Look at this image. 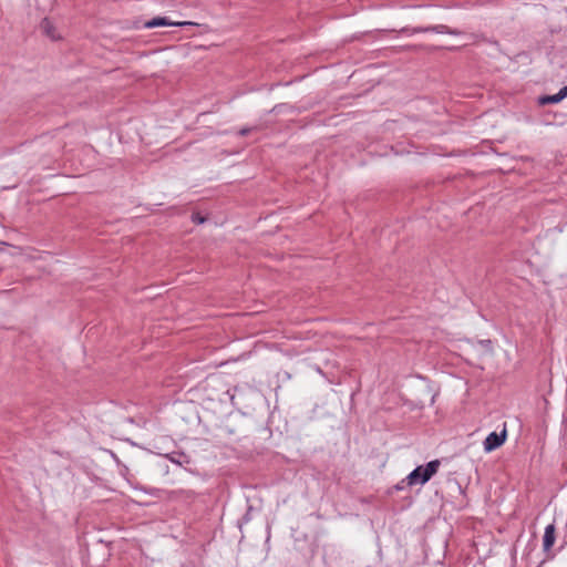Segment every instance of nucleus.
Returning <instances> with one entry per match:
<instances>
[{
  "label": "nucleus",
  "instance_id": "obj_1",
  "mask_svg": "<svg viewBox=\"0 0 567 567\" xmlns=\"http://www.w3.org/2000/svg\"><path fill=\"white\" fill-rule=\"evenodd\" d=\"M441 465L440 460H433L426 465L416 466L406 477V484L413 486L415 484L424 485L427 483L439 471Z\"/></svg>",
  "mask_w": 567,
  "mask_h": 567
},
{
  "label": "nucleus",
  "instance_id": "obj_2",
  "mask_svg": "<svg viewBox=\"0 0 567 567\" xmlns=\"http://www.w3.org/2000/svg\"><path fill=\"white\" fill-rule=\"evenodd\" d=\"M556 540V527L555 524L551 523L545 527L544 536H543V550L546 554V559H554L555 553L551 551V548Z\"/></svg>",
  "mask_w": 567,
  "mask_h": 567
},
{
  "label": "nucleus",
  "instance_id": "obj_3",
  "mask_svg": "<svg viewBox=\"0 0 567 567\" xmlns=\"http://www.w3.org/2000/svg\"><path fill=\"white\" fill-rule=\"evenodd\" d=\"M507 439V431L504 429L501 433L491 432L483 442L486 453L493 452L501 447Z\"/></svg>",
  "mask_w": 567,
  "mask_h": 567
},
{
  "label": "nucleus",
  "instance_id": "obj_4",
  "mask_svg": "<svg viewBox=\"0 0 567 567\" xmlns=\"http://www.w3.org/2000/svg\"><path fill=\"white\" fill-rule=\"evenodd\" d=\"M193 22L183 21V22H173L167 17H155L146 22H144L143 27L145 29H154L159 27H184V25H193Z\"/></svg>",
  "mask_w": 567,
  "mask_h": 567
},
{
  "label": "nucleus",
  "instance_id": "obj_5",
  "mask_svg": "<svg viewBox=\"0 0 567 567\" xmlns=\"http://www.w3.org/2000/svg\"><path fill=\"white\" fill-rule=\"evenodd\" d=\"M41 29L43 31V33L52 41H56V40H60L62 39L61 34L56 31L55 27L53 25V23L51 22L50 19L48 18H44L42 21H41Z\"/></svg>",
  "mask_w": 567,
  "mask_h": 567
},
{
  "label": "nucleus",
  "instance_id": "obj_6",
  "mask_svg": "<svg viewBox=\"0 0 567 567\" xmlns=\"http://www.w3.org/2000/svg\"><path fill=\"white\" fill-rule=\"evenodd\" d=\"M432 30L433 33L437 34L461 35L463 33L461 30L450 28L449 25L445 24H435L433 25Z\"/></svg>",
  "mask_w": 567,
  "mask_h": 567
},
{
  "label": "nucleus",
  "instance_id": "obj_7",
  "mask_svg": "<svg viewBox=\"0 0 567 567\" xmlns=\"http://www.w3.org/2000/svg\"><path fill=\"white\" fill-rule=\"evenodd\" d=\"M565 97L561 95V92L558 91L556 94L553 95H543L538 97V104L539 105H546V104H557L561 102Z\"/></svg>",
  "mask_w": 567,
  "mask_h": 567
},
{
  "label": "nucleus",
  "instance_id": "obj_8",
  "mask_svg": "<svg viewBox=\"0 0 567 567\" xmlns=\"http://www.w3.org/2000/svg\"><path fill=\"white\" fill-rule=\"evenodd\" d=\"M439 49H440L439 47L425 45V44H408V45L403 47V50H405V51H413V52H416L419 50H425V51H429V52H433V51L439 50Z\"/></svg>",
  "mask_w": 567,
  "mask_h": 567
},
{
  "label": "nucleus",
  "instance_id": "obj_9",
  "mask_svg": "<svg viewBox=\"0 0 567 567\" xmlns=\"http://www.w3.org/2000/svg\"><path fill=\"white\" fill-rule=\"evenodd\" d=\"M167 458L175 464L182 465L183 462H187V456L183 452H173L171 454H167Z\"/></svg>",
  "mask_w": 567,
  "mask_h": 567
},
{
  "label": "nucleus",
  "instance_id": "obj_10",
  "mask_svg": "<svg viewBox=\"0 0 567 567\" xmlns=\"http://www.w3.org/2000/svg\"><path fill=\"white\" fill-rule=\"evenodd\" d=\"M251 512L252 506H248L246 513L237 520V526L239 529L243 528L244 525L248 524L251 520Z\"/></svg>",
  "mask_w": 567,
  "mask_h": 567
},
{
  "label": "nucleus",
  "instance_id": "obj_11",
  "mask_svg": "<svg viewBox=\"0 0 567 567\" xmlns=\"http://www.w3.org/2000/svg\"><path fill=\"white\" fill-rule=\"evenodd\" d=\"M174 494L176 495H179V496H183L187 499H190L195 496V493L193 491H184V489H179V491H175L173 492Z\"/></svg>",
  "mask_w": 567,
  "mask_h": 567
},
{
  "label": "nucleus",
  "instance_id": "obj_12",
  "mask_svg": "<svg viewBox=\"0 0 567 567\" xmlns=\"http://www.w3.org/2000/svg\"><path fill=\"white\" fill-rule=\"evenodd\" d=\"M190 219L195 224H204L206 221V217H203L199 213H193Z\"/></svg>",
  "mask_w": 567,
  "mask_h": 567
},
{
  "label": "nucleus",
  "instance_id": "obj_13",
  "mask_svg": "<svg viewBox=\"0 0 567 567\" xmlns=\"http://www.w3.org/2000/svg\"><path fill=\"white\" fill-rule=\"evenodd\" d=\"M401 33L405 35H413L416 34V27H404L400 30Z\"/></svg>",
  "mask_w": 567,
  "mask_h": 567
},
{
  "label": "nucleus",
  "instance_id": "obj_14",
  "mask_svg": "<svg viewBox=\"0 0 567 567\" xmlns=\"http://www.w3.org/2000/svg\"><path fill=\"white\" fill-rule=\"evenodd\" d=\"M143 492H145L146 494H148L151 496H159L161 489L156 488V487H148V488L144 487Z\"/></svg>",
  "mask_w": 567,
  "mask_h": 567
},
{
  "label": "nucleus",
  "instance_id": "obj_15",
  "mask_svg": "<svg viewBox=\"0 0 567 567\" xmlns=\"http://www.w3.org/2000/svg\"><path fill=\"white\" fill-rule=\"evenodd\" d=\"M432 28H433V25L416 27V32L417 33H433Z\"/></svg>",
  "mask_w": 567,
  "mask_h": 567
},
{
  "label": "nucleus",
  "instance_id": "obj_16",
  "mask_svg": "<svg viewBox=\"0 0 567 567\" xmlns=\"http://www.w3.org/2000/svg\"><path fill=\"white\" fill-rule=\"evenodd\" d=\"M256 127H243L239 132H238V135L240 136H247L250 132L255 131Z\"/></svg>",
  "mask_w": 567,
  "mask_h": 567
},
{
  "label": "nucleus",
  "instance_id": "obj_17",
  "mask_svg": "<svg viewBox=\"0 0 567 567\" xmlns=\"http://www.w3.org/2000/svg\"><path fill=\"white\" fill-rule=\"evenodd\" d=\"M405 486H409V485L406 484L405 478H403L401 482H399L396 485H394V489L402 491L405 488Z\"/></svg>",
  "mask_w": 567,
  "mask_h": 567
},
{
  "label": "nucleus",
  "instance_id": "obj_18",
  "mask_svg": "<svg viewBox=\"0 0 567 567\" xmlns=\"http://www.w3.org/2000/svg\"><path fill=\"white\" fill-rule=\"evenodd\" d=\"M559 91L561 92V95L564 97H567V84L564 87H561Z\"/></svg>",
  "mask_w": 567,
  "mask_h": 567
},
{
  "label": "nucleus",
  "instance_id": "obj_19",
  "mask_svg": "<svg viewBox=\"0 0 567 567\" xmlns=\"http://www.w3.org/2000/svg\"><path fill=\"white\" fill-rule=\"evenodd\" d=\"M458 491L460 493L463 495V498L465 497V494H464V489L461 487V485H458Z\"/></svg>",
  "mask_w": 567,
  "mask_h": 567
},
{
  "label": "nucleus",
  "instance_id": "obj_20",
  "mask_svg": "<svg viewBox=\"0 0 567 567\" xmlns=\"http://www.w3.org/2000/svg\"><path fill=\"white\" fill-rule=\"evenodd\" d=\"M466 505H467V502H462V503L460 504V509L464 508Z\"/></svg>",
  "mask_w": 567,
  "mask_h": 567
}]
</instances>
